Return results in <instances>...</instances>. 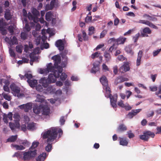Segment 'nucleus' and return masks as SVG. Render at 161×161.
<instances>
[{"label": "nucleus", "mask_w": 161, "mask_h": 161, "mask_svg": "<svg viewBox=\"0 0 161 161\" xmlns=\"http://www.w3.org/2000/svg\"><path fill=\"white\" fill-rule=\"evenodd\" d=\"M36 89L37 91L42 92L43 91V87L42 85H39L36 86Z\"/></svg>", "instance_id": "52"}, {"label": "nucleus", "mask_w": 161, "mask_h": 161, "mask_svg": "<svg viewBox=\"0 0 161 161\" xmlns=\"http://www.w3.org/2000/svg\"><path fill=\"white\" fill-rule=\"evenodd\" d=\"M119 140L120 145L123 146H127L128 144V141L125 138H119Z\"/></svg>", "instance_id": "25"}, {"label": "nucleus", "mask_w": 161, "mask_h": 161, "mask_svg": "<svg viewBox=\"0 0 161 161\" xmlns=\"http://www.w3.org/2000/svg\"><path fill=\"white\" fill-rule=\"evenodd\" d=\"M142 51H140L138 53V57L136 60V66H138L141 64V59L142 56Z\"/></svg>", "instance_id": "23"}, {"label": "nucleus", "mask_w": 161, "mask_h": 161, "mask_svg": "<svg viewBox=\"0 0 161 161\" xmlns=\"http://www.w3.org/2000/svg\"><path fill=\"white\" fill-rule=\"evenodd\" d=\"M8 118L7 117V115L6 114H4L3 115V121L6 123H8Z\"/></svg>", "instance_id": "58"}, {"label": "nucleus", "mask_w": 161, "mask_h": 161, "mask_svg": "<svg viewBox=\"0 0 161 161\" xmlns=\"http://www.w3.org/2000/svg\"><path fill=\"white\" fill-rule=\"evenodd\" d=\"M23 152V159L25 161H29L35 158L36 154V150L33 151H29Z\"/></svg>", "instance_id": "4"}, {"label": "nucleus", "mask_w": 161, "mask_h": 161, "mask_svg": "<svg viewBox=\"0 0 161 161\" xmlns=\"http://www.w3.org/2000/svg\"><path fill=\"white\" fill-rule=\"evenodd\" d=\"M102 67H103V69L104 70L105 72L109 71V68L105 64H103L102 65Z\"/></svg>", "instance_id": "62"}, {"label": "nucleus", "mask_w": 161, "mask_h": 161, "mask_svg": "<svg viewBox=\"0 0 161 161\" xmlns=\"http://www.w3.org/2000/svg\"><path fill=\"white\" fill-rule=\"evenodd\" d=\"M35 126V123H29L27 125V129L29 130H33L34 129Z\"/></svg>", "instance_id": "36"}, {"label": "nucleus", "mask_w": 161, "mask_h": 161, "mask_svg": "<svg viewBox=\"0 0 161 161\" xmlns=\"http://www.w3.org/2000/svg\"><path fill=\"white\" fill-rule=\"evenodd\" d=\"M126 38L123 36H120L116 40V44L113 43L112 46L110 47L109 49V51L112 52L114 49L117 48L118 45H120L124 44Z\"/></svg>", "instance_id": "7"}, {"label": "nucleus", "mask_w": 161, "mask_h": 161, "mask_svg": "<svg viewBox=\"0 0 161 161\" xmlns=\"http://www.w3.org/2000/svg\"><path fill=\"white\" fill-rule=\"evenodd\" d=\"M60 79L64 81L65 80L67 77V75L64 73H62L61 74V75L60 76Z\"/></svg>", "instance_id": "46"}, {"label": "nucleus", "mask_w": 161, "mask_h": 161, "mask_svg": "<svg viewBox=\"0 0 161 161\" xmlns=\"http://www.w3.org/2000/svg\"><path fill=\"white\" fill-rule=\"evenodd\" d=\"M40 82L42 84L43 87L45 88L47 87L50 84L54 83L51 80H49L45 77L41 79L40 80Z\"/></svg>", "instance_id": "8"}, {"label": "nucleus", "mask_w": 161, "mask_h": 161, "mask_svg": "<svg viewBox=\"0 0 161 161\" xmlns=\"http://www.w3.org/2000/svg\"><path fill=\"white\" fill-rule=\"evenodd\" d=\"M53 16V14L51 11L47 12L46 14V19L47 21H50Z\"/></svg>", "instance_id": "32"}, {"label": "nucleus", "mask_w": 161, "mask_h": 161, "mask_svg": "<svg viewBox=\"0 0 161 161\" xmlns=\"http://www.w3.org/2000/svg\"><path fill=\"white\" fill-rule=\"evenodd\" d=\"M100 62L97 61L93 63V67L91 69V73L93 74H96L99 70Z\"/></svg>", "instance_id": "10"}, {"label": "nucleus", "mask_w": 161, "mask_h": 161, "mask_svg": "<svg viewBox=\"0 0 161 161\" xmlns=\"http://www.w3.org/2000/svg\"><path fill=\"white\" fill-rule=\"evenodd\" d=\"M101 54L100 52L97 51L92 54L91 55V58L92 59H94L96 58H98L99 55Z\"/></svg>", "instance_id": "39"}, {"label": "nucleus", "mask_w": 161, "mask_h": 161, "mask_svg": "<svg viewBox=\"0 0 161 161\" xmlns=\"http://www.w3.org/2000/svg\"><path fill=\"white\" fill-rule=\"evenodd\" d=\"M143 17L144 18L147 17V19L149 21H157V19L155 17H153L152 16L149 15L147 14H145L143 15Z\"/></svg>", "instance_id": "29"}, {"label": "nucleus", "mask_w": 161, "mask_h": 161, "mask_svg": "<svg viewBox=\"0 0 161 161\" xmlns=\"http://www.w3.org/2000/svg\"><path fill=\"white\" fill-rule=\"evenodd\" d=\"M55 45L56 47L58 48V50L60 51H62L64 49V44L63 43V41L61 40H59L56 42Z\"/></svg>", "instance_id": "16"}, {"label": "nucleus", "mask_w": 161, "mask_h": 161, "mask_svg": "<svg viewBox=\"0 0 161 161\" xmlns=\"http://www.w3.org/2000/svg\"><path fill=\"white\" fill-rule=\"evenodd\" d=\"M39 47H36L34 49V51L32 52L31 53L29 54V57L30 58L31 61L34 62L37 59V57L35 55L39 52Z\"/></svg>", "instance_id": "12"}, {"label": "nucleus", "mask_w": 161, "mask_h": 161, "mask_svg": "<svg viewBox=\"0 0 161 161\" xmlns=\"http://www.w3.org/2000/svg\"><path fill=\"white\" fill-rule=\"evenodd\" d=\"M10 88L12 91L16 93H19L20 92L19 88L16 86L15 84L13 83L10 85Z\"/></svg>", "instance_id": "20"}, {"label": "nucleus", "mask_w": 161, "mask_h": 161, "mask_svg": "<svg viewBox=\"0 0 161 161\" xmlns=\"http://www.w3.org/2000/svg\"><path fill=\"white\" fill-rule=\"evenodd\" d=\"M27 82L29 86L32 88L36 86L37 82L36 80H27Z\"/></svg>", "instance_id": "24"}, {"label": "nucleus", "mask_w": 161, "mask_h": 161, "mask_svg": "<svg viewBox=\"0 0 161 161\" xmlns=\"http://www.w3.org/2000/svg\"><path fill=\"white\" fill-rule=\"evenodd\" d=\"M15 25L13 24L9 26L7 28L11 35H13L14 34V30L15 29Z\"/></svg>", "instance_id": "34"}, {"label": "nucleus", "mask_w": 161, "mask_h": 161, "mask_svg": "<svg viewBox=\"0 0 161 161\" xmlns=\"http://www.w3.org/2000/svg\"><path fill=\"white\" fill-rule=\"evenodd\" d=\"M99 80H100L101 83L103 85V87H108V81L107 79L105 76H103L102 77H101L100 79H99Z\"/></svg>", "instance_id": "19"}, {"label": "nucleus", "mask_w": 161, "mask_h": 161, "mask_svg": "<svg viewBox=\"0 0 161 161\" xmlns=\"http://www.w3.org/2000/svg\"><path fill=\"white\" fill-rule=\"evenodd\" d=\"M92 20V17L91 16H87L85 19V22L88 23L91 22Z\"/></svg>", "instance_id": "54"}, {"label": "nucleus", "mask_w": 161, "mask_h": 161, "mask_svg": "<svg viewBox=\"0 0 161 161\" xmlns=\"http://www.w3.org/2000/svg\"><path fill=\"white\" fill-rule=\"evenodd\" d=\"M67 54V52L66 51H64V52H63L62 53L61 55L62 58H64V59L65 60V63L67 64V57L66 55Z\"/></svg>", "instance_id": "40"}, {"label": "nucleus", "mask_w": 161, "mask_h": 161, "mask_svg": "<svg viewBox=\"0 0 161 161\" xmlns=\"http://www.w3.org/2000/svg\"><path fill=\"white\" fill-rule=\"evenodd\" d=\"M23 47L21 45H17L16 46V51L19 53H22Z\"/></svg>", "instance_id": "45"}, {"label": "nucleus", "mask_w": 161, "mask_h": 161, "mask_svg": "<svg viewBox=\"0 0 161 161\" xmlns=\"http://www.w3.org/2000/svg\"><path fill=\"white\" fill-rule=\"evenodd\" d=\"M39 144V142H33L32 143V146L30 148V150H33Z\"/></svg>", "instance_id": "41"}, {"label": "nucleus", "mask_w": 161, "mask_h": 161, "mask_svg": "<svg viewBox=\"0 0 161 161\" xmlns=\"http://www.w3.org/2000/svg\"><path fill=\"white\" fill-rule=\"evenodd\" d=\"M24 29L26 32H29L31 30L30 27L29 26V25L27 23L25 24Z\"/></svg>", "instance_id": "57"}, {"label": "nucleus", "mask_w": 161, "mask_h": 161, "mask_svg": "<svg viewBox=\"0 0 161 161\" xmlns=\"http://www.w3.org/2000/svg\"><path fill=\"white\" fill-rule=\"evenodd\" d=\"M59 133V137L63 134V131L61 129L56 127H52L47 131L42 133V137L43 139H47L46 142L48 143L46 146L45 150L47 152H50L51 150L52 143L57 137L58 133Z\"/></svg>", "instance_id": "1"}, {"label": "nucleus", "mask_w": 161, "mask_h": 161, "mask_svg": "<svg viewBox=\"0 0 161 161\" xmlns=\"http://www.w3.org/2000/svg\"><path fill=\"white\" fill-rule=\"evenodd\" d=\"M17 139V135L12 136L7 139V142H13L15 141Z\"/></svg>", "instance_id": "35"}, {"label": "nucleus", "mask_w": 161, "mask_h": 161, "mask_svg": "<svg viewBox=\"0 0 161 161\" xmlns=\"http://www.w3.org/2000/svg\"><path fill=\"white\" fill-rule=\"evenodd\" d=\"M36 102L42 103L44 101V99L42 96L39 95H37L36 96Z\"/></svg>", "instance_id": "42"}, {"label": "nucleus", "mask_w": 161, "mask_h": 161, "mask_svg": "<svg viewBox=\"0 0 161 161\" xmlns=\"http://www.w3.org/2000/svg\"><path fill=\"white\" fill-rule=\"evenodd\" d=\"M130 67L129 63L125 62L119 69V71L122 73H124L130 70Z\"/></svg>", "instance_id": "9"}, {"label": "nucleus", "mask_w": 161, "mask_h": 161, "mask_svg": "<svg viewBox=\"0 0 161 161\" xmlns=\"http://www.w3.org/2000/svg\"><path fill=\"white\" fill-rule=\"evenodd\" d=\"M116 39H115L114 38H112L108 40V42L109 44H111L113 43L116 44Z\"/></svg>", "instance_id": "51"}, {"label": "nucleus", "mask_w": 161, "mask_h": 161, "mask_svg": "<svg viewBox=\"0 0 161 161\" xmlns=\"http://www.w3.org/2000/svg\"><path fill=\"white\" fill-rule=\"evenodd\" d=\"M161 51V49H158L157 50L153 51V56L155 57L157 55L159 54V52H160Z\"/></svg>", "instance_id": "59"}, {"label": "nucleus", "mask_w": 161, "mask_h": 161, "mask_svg": "<svg viewBox=\"0 0 161 161\" xmlns=\"http://www.w3.org/2000/svg\"><path fill=\"white\" fill-rule=\"evenodd\" d=\"M128 137L130 138H134V135L133 133L131 132V131L130 130L128 132Z\"/></svg>", "instance_id": "64"}, {"label": "nucleus", "mask_w": 161, "mask_h": 161, "mask_svg": "<svg viewBox=\"0 0 161 161\" xmlns=\"http://www.w3.org/2000/svg\"><path fill=\"white\" fill-rule=\"evenodd\" d=\"M95 30V28L93 26H92L89 28V31L90 32H89V35H91L93 33V31Z\"/></svg>", "instance_id": "63"}, {"label": "nucleus", "mask_w": 161, "mask_h": 161, "mask_svg": "<svg viewBox=\"0 0 161 161\" xmlns=\"http://www.w3.org/2000/svg\"><path fill=\"white\" fill-rule=\"evenodd\" d=\"M22 153L21 152H18L15 153L13 155V157H16L17 158H19L22 156Z\"/></svg>", "instance_id": "44"}, {"label": "nucleus", "mask_w": 161, "mask_h": 161, "mask_svg": "<svg viewBox=\"0 0 161 161\" xmlns=\"http://www.w3.org/2000/svg\"><path fill=\"white\" fill-rule=\"evenodd\" d=\"M52 59L54 60V66L56 68L58 69V67H61L58 65L61 61V58L59 55H57L53 56L52 57Z\"/></svg>", "instance_id": "13"}, {"label": "nucleus", "mask_w": 161, "mask_h": 161, "mask_svg": "<svg viewBox=\"0 0 161 161\" xmlns=\"http://www.w3.org/2000/svg\"><path fill=\"white\" fill-rule=\"evenodd\" d=\"M58 71L54 72L53 74H50L48 75V78L47 79L52 80V81L55 82L56 79L58 78L60 76V74L63 71V68L62 67H58Z\"/></svg>", "instance_id": "5"}, {"label": "nucleus", "mask_w": 161, "mask_h": 161, "mask_svg": "<svg viewBox=\"0 0 161 161\" xmlns=\"http://www.w3.org/2000/svg\"><path fill=\"white\" fill-rule=\"evenodd\" d=\"M155 136V134L150 131H145L143 133V135L139 136V138L141 140L147 142L149 138H153Z\"/></svg>", "instance_id": "6"}, {"label": "nucleus", "mask_w": 161, "mask_h": 161, "mask_svg": "<svg viewBox=\"0 0 161 161\" xmlns=\"http://www.w3.org/2000/svg\"><path fill=\"white\" fill-rule=\"evenodd\" d=\"M82 36H83V40L85 41L88 40V37L86 36V33L84 30L82 31Z\"/></svg>", "instance_id": "53"}, {"label": "nucleus", "mask_w": 161, "mask_h": 161, "mask_svg": "<svg viewBox=\"0 0 161 161\" xmlns=\"http://www.w3.org/2000/svg\"><path fill=\"white\" fill-rule=\"evenodd\" d=\"M0 31H1V34L3 35H6L7 33V30L3 27L1 26L0 24Z\"/></svg>", "instance_id": "43"}, {"label": "nucleus", "mask_w": 161, "mask_h": 161, "mask_svg": "<svg viewBox=\"0 0 161 161\" xmlns=\"http://www.w3.org/2000/svg\"><path fill=\"white\" fill-rule=\"evenodd\" d=\"M104 57L106 62H109L111 59V56L110 54L107 52H105L104 53Z\"/></svg>", "instance_id": "33"}, {"label": "nucleus", "mask_w": 161, "mask_h": 161, "mask_svg": "<svg viewBox=\"0 0 161 161\" xmlns=\"http://www.w3.org/2000/svg\"><path fill=\"white\" fill-rule=\"evenodd\" d=\"M21 38L22 40H25L26 39L27 37V34L25 32H22L20 34Z\"/></svg>", "instance_id": "47"}, {"label": "nucleus", "mask_w": 161, "mask_h": 161, "mask_svg": "<svg viewBox=\"0 0 161 161\" xmlns=\"http://www.w3.org/2000/svg\"><path fill=\"white\" fill-rule=\"evenodd\" d=\"M129 80L128 78L125 77L123 76H119L115 78L114 81V84L115 85L120 83H122L125 81H127Z\"/></svg>", "instance_id": "11"}, {"label": "nucleus", "mask_w": 161, "mask_h": 161, "mask_svg": "<svg viewBox=\"0 0 161 161\" xmlns=\"http://www.w3.org/2000/svg\"><path fill=\"white\" fill-rule=\"evenodd\" d=\"M39 73L41 74H45L46 75L49 73V71L45 69H40L39 71Z\"/></svg>", "instance_id": "49"}, {"label": "nucleus", "mask_w": 161, "mask_h": 161, "mask_svg": "<svg viewBox=\"0 0 161 161\" xmlns=\"http://www.w3.org/2000/svg\"><path fill=\"white\" fill-rule=\"evenodd\" d=\"M32 13L35 17L34 19H33V21L35 23H36V21H37V17L39 15V12L36 8H33L32 10Z\"/></svg>", "instance_id": "21"}, {"label": "nucleus", "mask_w": 161, "mask_h": 161, "mask_svg": "<svg viewBox=\"0 0 161 161\" xmlns=\"http://www.w3.org/2000/svg\"><path fill=\"white\" fill-rule=\"evenodd\" d=\"M25 78H27L28 80H31L32 78V75L31 74L26 73L25 74Z\"/></svg>", "instance_id": "61"}, {"label": "nucleus", "mask_w": 161, "mask_h": 161, "mask_svg": "<svg viewBox=\"0 0 161 161\" xmlns=\"http://www.w3.org/2000/svg\"><path fill=\"white\" fill-rule=\"evenodd\" d=\"M11 146L12 147L15 148L17 150H22L25 149V147L22 145H18L12 144L11 145Z\"/></svg>", "instance_id": "30"}, {"label": "nucleus", "mask_w": 161, "mask_h": 161, "mask_svg": "<svg viewBox=\"0 0 161 161\" xmlns=\"http://www.w3.org/2000/svg\"><path fill=\"white\" fill-rule=\"evenodd\" d=\"M142 110L141 108L137 109H132L131 112L129 113L127 115V117L129 119H132L134 116L136 115V114L140 112Z\"/></svg>", "instance_id": "15"}, {"label": "nucleus", "mask_w": 161, "mask_h": 161, "mask_svg": "<svg viewBox=\"0 0 161 161\" xmlns=\"http://www.w3.org/2000/svg\"><path fill=\"white\" fill-rule=\"evenodd\" d=\"M103 88L106 89V92L105 93V97L107 98H110V103H111L112 107L113 108H116L117 99L112 95L111 94V92L110 88L109 86H106V87H103Z\"/></svg>", "instance_id": "3"}, {"label": "nucleus", "mask_w": 161, "mask_h": 161, "mask_svg": "<svg viewBox=\"0 0 161 161\" xmlns=\"http://www.w3.org/2000/svg\"><path fill=\"white\" fill-rule=\"evenodd\" d=\"M65 117L64 116H62L61 118H60L59 122L60 123H61V125H64V123L65 122Z\"/></svg>", "instance_id": "55"}, {"label": "nucleus", "mask_w": 161, "mask_h": 161, "mask_svg": "<svg viewBox=\"0 0 161 161\" xmlns=\"http://www.w3.org/2000/svg\"><path fill=\"white\" fill-rule=\"evenodd\" d=\"M127 127L125 125L122 124L119 125L117 131L119 132H121L127 130Z\"/></svg>", "instance_id": "28"}, {"label": "nucleus", "mask_w": 161, "mask_h": 161, "mask_svg": "<svg viewBox=\"0 0 161 161\" xmlns=\"http://www.w3.org/2000/svg\"><path fill=\"white\" fill-rule=\"evenodd\" d=\"M33 113L36 114H39L41 113L44 115H48L50 113V109L48 106L42 104L40 105L36 104L33 107Z\"/></svg>", "instance_id": "2"}, {"label": "nucleus", "mask_w": 161, "mask_h": 161, "mask_svg": "<svg viewBox=\"0 0 161 161\" xmlns=\"http://www.w3.org/2000/svg\"><path fill=\"white\" fill-rule=\"evenodd\" d=\"M12 17L9 11L6 12L5 14V18L6 19L9 20L11 19Z\"/></svg>", "instance_id": "38"}, {"label": "nucleus", "mask_w": 161, "mask_h": 161, "mask_svg": "<svg viewBox=\"0 0 161 161\" xmlns=\"http://www.w3.org/2000/svg\"><path fill=\"white\" fill-rule=\"evenodd\" d=\"M138 23L140 24H144L152 28L158 29V28L156 26L153 25L152 23L148 20H140L138 21Z\"/></svg>", "instance_id": "14"}, {"label": "nucleus", "mask_w": 161, "mask_h": 161, "mask_svg": "<svg viewBox=\"0 0 161 161\" xmlns=\"http://www.w3.org/2000/svg\"><path fill=\"white\" fill-rule=\"evenodd\" d=\"M46 157V153H42L36 158V161H43Z\"/></svg>", "instance_id": "26"}, {"label": "nucleus", "mask_w": 161, "mask_h": 161, "mask_svg": "<svg viewBox=\"0 0 161 161\" xmlns=\"http://www.w3.org/2000/svg\"><path fill=\"white\" fill-rule=\"evenodd\" d=\"M21 106L23 107V108L24 109L25 111L26 112H28L29 110H31L32 108V105L30 103L21 105Z\"/></svg>", "instance_id": "22"}, {"label": "nucleus", "mask_w": 161, "mask_h": 161, "mask_svg": "<svg viewBox=\"0 0 161 161\" xmlns=\"http://www.w3.org/2000/svg\"><path fill=\"white\" fill-rule=\"evenodd\" d=\"M3 96L4 98L7 100L8 101H10L11 100V97L5 93H3Z\"/></svg>", "instance_id": "50"}, {"label": "nucleus", "mask_w": 161, "mask_h": 161, "mask_svg": "<svg viewBox=\"0 0 161 161\" xmlns=\"http://www.w3.org/2000/svg\"><path fill=\"white\" fill-rule=\"evenodd\" d=\"M45 69L46 70L48 71L49 73L52 72L54 73V72L58 71L57 68H56L55 67L53 66L52 63H50L47 65V68Z\"/></svg>", "instance_id": "17"}, {"label": "nucleus", "mask_w": 161, "mask_h": 161, "mask_svg": "<svg viewBox=\"0 0 161 161\" xmlns=\"http://www.w3.org/2000/svg\"><path fill=\"white\" fill-rule=\"evenodd\" d=\"M125 58L122 55H119L117 57L118 60L120 61H123L125 60Z\"/></svg>", "instance_id": "56"}, {"label": "nucleus", "mask_w": 161, "mask_h": 161, "mask_svg": "<svg viewBox=\"0 0 161 161\" xmlns=\"http://www.w3.org/2000/svg\"><path fill=\"white\" fill-rule=\"evenodd\" d=\"M18 44V40L15 36L10 37V45H15Z\"/></svg>", "instance_id": "37"}, {"label": "nucleus", "mask_w": 161, "mask_h": 161, "mask_svg": "<svg viewBox=\"0 0 161 161\" xmlns=\"http://www.w3.org/2000/svg\"><path fill=\"white\" fill-rule=\"evenodd\" d=\"M9 126L10 128L12 130H14L15 128H18L19 127V121L16 122V124H15L14 123H12L11 122H10L9 123Z\"/></svg>", "instance_id": "27"}, {"label": "nucleus", "mask_w": 161, "mask_h": 161, "mask_svg": "<svg viewBox=\"0 0 161 161\" xmlns=\"http://www.w3.org/2000/svg\"><path fill=\"white\" fill-rule=\"evenodd\" d=\"M125 51L127 53L131 55H133L134 54V52L132 51L131 46L130 45H128L126 47Z\"/></svg>", "instance_id": "31"}, {"label": "nucleus", "mask_w": 161, "mask_h": 161, "mask_svg": "<svg viewBox=\"0 0 161 161\" xmlns=\"http://www.w3.org/2000/svg\"><path fill=\"white\" fill-rule=\"evenodd\" d=\"M151 33V29L148 27H146L143 29L141 35H142L143 37H147L148 35L147 34H150Z\"/></svg>", "instance_id": "18"}, {"label": "nucleus", "mask_w": 161, "mask_h": 161, "mask_svg": "<svg viewBox=\"0 0 161 161\" xmlns=\"http://www.w3.org/2000/svg\"><path fill=\"white\" fill-rule=\"evenodd\" d=\"M107 32L108 31L107 30H103V31H102L100 33V38H103L105 36V35H106L107 33Z\"/></svg>", "instance_id": "48"}, {"label": "nucleus", "mask_w": 161, "mask_h": 161, "mask_svg": "<svg viewBox=\"0 0 161 161\" xmlns=\"http://www.w3.org/2000/svg\"><path fill=\"white\" fill-rule=\"evenodd\" d=\"M118 105L121 108H124L125 105L123 103V101L121 100L117 103Z\"/></svg>", "instance_id": "60"}]
</instances>
